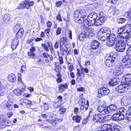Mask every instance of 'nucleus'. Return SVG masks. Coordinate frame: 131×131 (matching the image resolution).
<instances>
[{
  "label": "nucleus",
  "instance_id": "1",
  "mask_svg": "<svg viewBox=\"0 0 131 131\" xmlns=\"http://www.w3.org/2000/svg\"><path fill=\"white\" fill-rule=\"evenodd\" d=\"M86 14L84 10H77L75 12L74 19L78 23L84 24V26L87 25L91 26L94 25L95 20L97 17V14L95 13H91L88 16L87 19L86 18Z\"/></svg>",
  "mask_w": 131,
  "mask_h": 131
},
{
  "label": "nucleus",
  "instance_id": "2",
  "mask_svg": "<svg viewBox=\"0 0 131 131\" xmlns=\"http://www.w3.org/2000/svg\"><path fill=\"white\" fill-rule=\"evenodd\" d=\"M131 32V25L126 24L124 26L119 28L118 29V37H121L124 38L126 37V34H128Z\"/></svg>",
  "mask_w": 131,
  "mask_h": 131
},
{
  "label": "nucleus",
  "instance_id": "3",
  "mask_svg": "<svg viewBox=\"0 0 131 131\" xmlns=\"http://www.w3.org/2000/svg\"><path fill=\"white\" fill-rule=\"evenodd\" d=\"M125 40L124 38L117 36L115 49L117 51L121 52L125 50Z\"/></svg>",
  "mask_w": 131,
  "mask_h": 131
},
{
  "label": "nucleus",
  "instance_id": "4",
  "mask_svg": "<svg viewBox=\"0 0 131 131\" xmlns=\"http://www.w3.org/2000/svg\"><path fill=\"white\" fill-rule=\"evenodd\" d=\"M111 32L110 28L106 27H104L98 32V39L102 41H105L107 39V37H108Z\"/></svg>",
  "mask_w": 131,
  "mask_h": 131
},
{
  "label": "nucleus",
  "instance_id": "5",
  "mask_svg": "<svg viewBox=\"0 0 131 131\" xmlns=\"http://www.w3.org/2000/svg\"><path fill=\"white\" fill-rule=\"evenodd\" d=\"M108 116L103 117L100 114H96L93 116L92 120L94 123H96L100 122V123L105 122L109 121L111 119H108Z\"/></svg>",
  "mask_w": 131,
  "mask_h": 131
},
{
  "label": "nucleus",
  "instance_id": "6",
  "mask_svg": "<svg viewBox=\"0 0 131 131\" xmlns=\"http://www.w3.org/2000/svg\"><path fill=\"white\" fill-rule=\"evenodd\" d=\"M131 86L126 84H121L116 88L117 91L120 93H126L129 92L131 90Z\"/></svg>",
  "mask_w": 131,
  "mask_h": 131
},
{
  "label": "nucleus",
  "instance_id": "7",
  "mask_svg": "<svg viewBox=\"0 0 131 131\" xmlns=\"http://www.w3.org/2000/svg\"><path fill=\"white\" fill-rule=\"evenodd\" d=\"M110 92L109 89L105 87H101L98 90V95L99 97L102 95H106Z\"/></svg>",
  "mask_w": 131,
  "mask_h": 131
},
{
  "label": "nucleus",
  "instance_id": "8",
  "mask_svg": "<svg viewBox=\"0 0 131 131\" xmlns=\"http://www.w3.org/2000/svg\"><path fill=\"white\" fill-rule=\"evenodd\" d=\"M13 102L12 100H5L2 103V105L4 107L10 110L12 108Z\"/></svg>",
  "mask_w": 131,
  "mask_h": 131
},
{
  "label": "nucleus",
  "instance_id": "9",
  "mask_svg": "<svg viewBox=\"0 0 131 131\" xmlns=\"http://www.w3.org/2000/svg\"><path fill=\"white\" fill-rule=\"evenodd\" d=\"M122 61L124 63L125 67L128 68L131 67V60L127 57H124L122 59Z\"/></svg>",
  "mask_w": 131,
  "mask_h": 131
},
{
  "label": "nucleus",
  "instance_id": "10",
  "mask_svg": "<svg viewBox=\"0 0 131 131\" xmlns=\"http://www.w3.org/2000/svg\"><path fill=\"white\" fill-rule=\"evenodd\" d=\"M68 44V41L67 37H64L61 38L60 42V48L61 50L63 45L66 46Z\"/></svg>",
  "mask_w": 131,
  "mask_h": 131
},
{
  "label": "nucleus",
  "instance_id": "11",
  "mask_svg": "<svg viewBox=\"0 0 131 131\" xmlns=\"http://www.w3.org/2000/svg\"><path fill=\"white\" fill-rule=\"evenodd\" d=\"M123 71V68L121 66H119L115 69L113 74L115 75L118 76L122 74Z\"/></svg>",
  "mask_w": 131,
  "mask_h": 131
},
{
  "label": "nucleus",
  "instance_id": "12",
  "mask_svg": "<svg viewBox=\"0 0 131 131\" xmlns=\"http://www.w3.org/2000/svg\"><path fill=\"white\" fill-rule=\"evenodd\" d=\"M115 58H113V59H107L105 63V65L108 67H111L114 64Z\"/></svg>",
  "mask_w": 131,
  "mask_h": 131
},
{
  "label": "nucleus",
  "instance_id": "13",
  "mask_svg": "<svg viewBox=\"0 0 131 131\" xmlns=\"http://www.w3.org/2000/svg\"><path fill=\"white\" fill-rule=\"evenodd\" d=\"M120 80V79L117 77L112 78L109 82V84L112 85H115L119 82Z\"/></svg>",
  "mask_w": 131,
  "mask_h": 131
},
{
  "label": "nucleus",
  "instance_id": "14",
  "mask_svg": "<svg viewBox=\"0 0 131 131\" xmlns=\"http://www.w3.org/2000/svg\"><path fill=\"white\" fill-rule=\"evenodd\" d=\"M99 42L96 40H93L91 42V47L92 49H96L99 46Z\"/></svg>",
  "mask_w": 131,
  "mask_h": 131
},
{
  "label": "nucleus",
  "instance_id": "15",
  "mask_svg": "<svg viewBox=\"0 0 131 131\" xmlns=\"http://www.w3.org/2000/svg\"><path fill=\"white\" fill-rule=\"evenodd\" d=\"M7 92L6 87L2 85L0 81V95L3 96Z\"/></svg>",
  "mask_w": 131,
  "mask_h": 131
},
{
  "label": "nucleus",
  "instance_id": "16",
  "mask_svg": "<svg viewBox=\"0 0 131 131\" xmlns=\"http://www.w3.org/2000/svg\"><path fill=\"white\" fill-rule=\"evenodd\" d=\"M101 104L97 106V111L101 113L104 109L106 108V105L104 101L102 102Z\"/></svg>",
  "mask_w": 131,
  "mask_h": 131
},
{
  "label": "nucleus",
  "instance_id": "17",
  "mask_svg": "<svg viewBox=\"0 0 131 131\" xmlns=\"http://www.w3.org/2000/svg\"><path fill=\"white\" fill-rule=\"evenodd\" d=\"M111 125H104L102 126V129L101 130L102 131H112V129L111 127Z\"/></svg>",
  "mask_w": 131,
  "mask_h": 131
},
{
  "label": "nucleus",
  "instance_id": "18",
  "mask_svg": "<svg viewBox=\"0 0 131 131\" xmlns=\"http://www.w3.org/2000/svg\"><path fill=\"white\" fill-rule=\"evenodd\" d=\"M27 1L25 0L22 2L19 5V6L17 7V8L18 9H22L24 8L27 9Z\"/></svg>",
  "mask_w": 131,
  "mask_h": 131
},
{
  "label": "nucleus",
  "instance_id": "19",
  "mask_svg": "<svg viewBox=\"0 0 131 131\" xmlns=\"http://www.w3.org/2000/svg\"><path fill=\"white\" fill-rule=\"evenodd\" d=\"M19 40L18 39H14L12 41L11 47L13 49H16L19 44Z\"/></svg>",
  "mask_w": 131,
  "mask_h": 131
},
{
  "label": "nucleus",
  "instance_id": "20",
  "mask_svg": "<svg viewBox=\"0 0 131 131\" xmlns=\"http://www.w3.org/2000/svg\"><path fill=\"white\" fill-rule=\"evenodd\" d=\"M86 32L85 31L82 32L80 34L79 36V39L81 41H83L84 39L86 37H88V35H87Z\"/></svg>",
  "mask_w": 131,
  "mask_h": 131
},
{
  "label": "nucleus",
  "instance_id": "21",
  "mask_svg": "<svg viewBox=\"0 0 131 131\" xmlns=\"http://www.w3.org/2000/svg\"><path fill=\"white\" fill-rule=\"evenodd\" d=\"M8 78L9 81L12 83L14 82L16 80L15 75L13 73L9 75Z\"/></svg>",
  "mask_w": 131,
  "mask_h": 131
},
{
  "label": "nucleus",
  "instance_id": "22",
  "mask_svg": "<svg viewBox=\"0 0 131 131\" xmlns=\"http://www.w3.org/2000/svg\"><path fill=\"white\" fill-rule=\"evenodd\" d=\"M85 32H86L87 35H88V37H92L93 35V29L92 28L89 29L88 30H85Z\"/></svg>",
  "mask_w": 131,
  "mask_h": 131
},
{
  "label": "nucleus",
  "instance_id": "23",
  "mask_svg": "<svg viewBox=\"0 0 131 131\" xmlns=\"http://www.w3.org/2000/svg\"><path fill=\"white\" fill-rule=\"evenodd\" d=\"M124 38L125 39V41H126V44L130 46L131 45V35H126Z\"/></svg>",
  "mask_w": 131,
  "mask_h": 131
},
{
  "label": "nucleus",
  "instance_id": "24",
  "mask_svg": "<svg viewBox=\"0 0 131 131\" xmlns=\"http://www.w3.org/2000/svg\"><path fill=\"white\" fill-rule=\"evenodd\" d=\"M108 39L111 42H113L114 44L115 43L116 41V36L114 34H112L107 37V39L106 40H108Z\"/></svg>",
  "mask_w": 131,
  "mask_h": 131
},
{
  "label": "nucleus",
  "instance_id": "25",
  "mask_svg": "<svg viewBox=\"0 0 131 131\" xmlns=\"http://www.w3.org/2000/svg\"><path fill=\"white\" fill-rule=\"evenodd\" d=\"M81 118V116L77 115V116H74L72 117L73 120L75 121L76 123H79L80 122Z\"/></svg>",
  "mask_w": 131,
  "mask_h": 131
},
{
  "label": "nucleus",
  "instance_id": "26",
  "mask_svg": "<svg viewBox=\"0 0 131 131\" xmlns=\"http://www.w3.org/2000/svg\"><path fill=\"white\" fill-rule=\"evenodd\" d=\"M120 103L122 106H126L128 105V100L126 99V97L123 98L122 100H121Z\"/></svg>",
  "mask_w": 131,
  "mask_h": 131
},
{
  "label": "nucleus",
  "instance_id": "27",
  "mask_svg": "<svg viewBox=\"0 0 131 131\" xmlns=\"http://www.w3.org/2000/svg\"><path fill=\"white\" fill-rule=\"evenodd\" d=\"M111 8L112 10L111 13L112 15L117 14L118 12V9L115 6L111 7Z\"/></svg>",
  "mask_w": 131,
  "mask_h": 131
},
{
  "label": "nucleus",
  "instance_id": "28",
  "mask_svg": "<svg viewBox=\"0 0 131 131\" xmlns=\"http://www.w3.org/2000/svg\"><path fill=\"white\" fill-rule=\"evenodd\" d=\"M66 64H68V68L69 71H72L74 69V66L72 63H70L67 61Z\"/></svg>",
  "mask_w": 131,
  "mask_h": 131
},
{
  "label": "nucleus",
  "instance_id": "29",
  "mask_svg": "<svg viewBox=\"0 0 131 131\" xmlns=\"http://www.w3.org/2000/svg\"><path fill=\"white\" fill-rule=\"evenodd\" d=\"M109 108L112 112H116L117 111L116 105L115 104H111L109 106Z\"/></svg>",
  "mask_w": 131,
  "mask_h": 131
},
{
  "label": "nucleus",
  "instance_id": "30",
  "mask_svg": "<svg viewBox=\"0 0 131 131\" xmlns=\"http://www.w3.org/2000/svg\"><path fill=\"white\" fill-rule=\"evenodd\" d=\"M20 102H23V103H25L30 106L32 105L31 102L29 100L26 99H21L20 100Z\"/></svg>",
  "mask_w": 131,
  "mask_h": 131
},
{
  "label": "nucleus",
  "instance_id": "31",
  "mask_svg": "<svg viewBox=\"0 0 131 131\" xmlns=\"http://www.w3.org/2000/svg\"><path fill=\"white\" fill-rule=\"evenodd\" d=\"M24 30L23 29H20L19 30L16 34V36L17 38V39H18L22 35L24 32Z\"/></svg>",
  "mask_w": 131,
  "mask_h": 131
},
{
  "label": "nucleus",
  "instance_id": "32",
  "mask_svg": "<svg viewBox=\"0 0 131 131\" xmlns=\"http://www.w3.org/2000/svg\"><path fill=\"white\" fill-rule=\"evenodd\" d=\"M18 83L21 84L22 85H24V82L21 79V74L20 73L18 74Z\"/></svg>",
  "mask_w": 131,
  "mask_h": 131
},
{
  "label": "nucleus",
  "instance_id": "33",
  "mask_svg": "<svg viewBox=\"0 0 131 131\" xmlns=\"http://www.w3.org/2000/svg\"><path fill=\"white\" fill-rule=\"evenodd\" d=\"M14 93L16 95H20L22 93V91L19 89H15L13 91Z\"/></svg>",
  "mask_w": 131,
  "mask_h": 131
},
{
  "label": "nucleus",
  "instance_id": "34",
  "mask_svg": "<svg viewBox=\"0 0 131 131\" xmlns=\"http://www.w3.org/2000/svg\"><path fill=\"white\" fill-rule=\"evenodd\" d=\"M68 88V85L67 83H65L63 85H59L58 86V88L60 90H64V89H67Z\"/></svg>",
  "mask_w": 131,
  "mask_h": 131
},
{
  "label": "nucleus",
  "instance_id": "35",
  "mask_svg": "<svg viewBox=\"0 0 131 131\" xmlns=\"http://www.w3.org/2000/svg\"><path fill=\"white\" fill-rule=\"evenodd\" d=\"M61 102L60 101H59L57 102L54 103L53 106L55 108H58L61 105Z\"/></svg>",
  "mask_w": 131,
  "mask_h": 131
},
{
  "label": "nucleus",
  "instance_id": "36",
  "mask_svg": "<svg viewBox=\"0 0 131 131\" xmlns=\"http://www.w3.org/2000/svg\"><path fill=\"white\" fill-rule=\"evenodd\" d=\"M126 19L124 18H121L117 20V21L118 24H123L125 23Z\"/></svg>",
  "mask_w": 131,
  "mask_h": 131
},
{
  "label": "nucleus",
  "instance_id": "37",
  "mask_svg": "<svg viewBox=\"0 0 131 131\" xmlns=\"http://www.w3.org/2000/svg\"><path fill=\"white\" fill-rule=\"evenodd\" d=\"M110 111L108 108H104L103 111L102 112L101 114L103 115H106L108 114L109 113Z\"/></svg>",
  "mask_w": 131,
  "mask_h": 131
},
{
  "label": "nucleus",
  "instance_id": "38",
  "mask_svg": "<svg viewBox=\"0 0 131 131\" xmlns=\"http://www.w3.org/2000/svg\"><path fill=\"white\" fill-rule=\"evenodd\" d=\"M119 126H116L114 123L111 124V127L113 129V131H120L118 129Z\"/></svg>",
  "mask_w": 131,
  "mask_h": 131
},
{
  "label": "nucleus",
  "instance_id": "39",
  "mask_svg": "<svg viewBox=\"0 0 131 131\" xmlns=\"http://www.w3.org/2000/svg\"><path fill=\"white\" fill-rule=\"evenodd\" d=\"M119 114H115L112 116V119L116 121H118Z\"/></svg>",
  "mask_w": 131,
  "mask_h": 131
},
{
  "label": "nucleus",
  "instance_id": "40",
  "mask_svg": "<svg viewBox=\"0 0 131 131\" xmlns=\"http://www.w3.org/2000/svg\"><path fill=\"white\" fill-rule=\"evenodd\" d=\"M28 56L31 58L34 59L35 57V53L34 52H29L28 53Z\"/></svg>",
  "mask_w": 131,
  "mask_h": 131
},
{
  "label": "nucleus",
  "instance_id": "41",
  "mask_svg": "<svg viewBox=\"0 0 131 131\" xmlns=\"http://www.w3.org/2000/svg\"><path fill=\"white\" fill-rule=\"evenodd\" d=\"M102 23L99 18L96 21L95 20V23H94V25L95 26H99L102 25Z\"/></svg>",
  "mask_w": 131,
  "mask_h": 131
},
{
  "label": "nucleus",
  "instance_id": "42",
  "mask_svg": "<svg viewBox=\"0 0 131 131\" xmlns=\"http://www.w3.org/2000/svg\"><path fill=\"white\" fill-rule=\"evenodd\" d=\"M106 43L107 46L108 47H112L113 46L114 44L113 42L111 41L109 39H108Z\"/></svg>",
  "mask_w": 131,
  "mask_h": 131
},
{
  "label": "nucleus",
  "instance_id": "43",
  "mask_svg": "<svg viewBox=\"0 0 131 131\" xmlns=\"http://www.w3.org/2000/svg\"><path fill=\"white\" fill-rule=\"evenodd\" d=\"M125 83L124 84H126L128 86H130V84H131V79H127L125 78Z\"/></svg>",
  "mask_w": 131,
  "mask_h": 131
},
{
  "label": "nucleus",
  "instance_id": "44",
  "mask_svg": "<svg viewBox=\"0 0 131 131\" xmlns=\"http://www.w3.org/2000/svg\"><path fill=\"white\" fill-rule=\"evenodd\" d=\"M20 24H17L14 28V29L16 31H18L20 29H21L20 27Z\"/></svg>",
  "mask_w": 131,
  "mask_h": 131
},
{
  "label": "nucleus",
  "instance_id": "45",
  "mask_svg": "<svg viewBox=\"0 0 131 131\" xmlns=\"http://www.w3.org/2000/svg\"><path fill=\"white\" fill-rule=\"evenodd\" d=\"M4 20L6 22H8L10 20V18L7 15L5 14L4 16Z\"/></svg>",
  "mask_w": 131,
  "mask_h": 131
},
{
  "label": "nucleus",
  "instance_id": "46",
  "mask_svg": "<svg viewBox=\"0 0 131 131\" xmlns=\"http://www.w3.org/2000/svg\"><path fill=\"white\" fill-rule=\"evenodd\" d=\"M27 1V9L29 8L30 6H32L34 4V2L33 1Z\"/></svg>",
  "mask_w": 131,
  "mask_h": 131
},
{
  "label": "nucleus",
  "instance_id": "47",
  "mask_svg": "<svg viewBox=\"0 0 131 131\" xmlns=\"http://www.w3.org/2000/svg\"><path fill=\"white\" fill-rule=\"evenodd\" d=\"M41 45L43 49L45 50L46 51L48 52L49 51V50L47 45L44 43H42Z\"/></svg>",
  "mask_w": 131,
  "mask_h": 131
},
{
  "label": "nucleus",
  "instance_id": "48",
  "mask_svg": "<svg viewBox=\"0 0 131 131\" xmlns=\"http://www.w3.org/2000/svg\"><path fill=\"white\" fill-rule=\"evenodd\" d=\"M6 125L5 123H4L3 120L0 122V128L1 129H3L5 128Z\"/></svg>",
  "mask_w": 131,
  "mask_h": 131
},
{
  "label": "nucleus",
  "instance_id": "49",
  "mask_svg": "<svg viewBox=\"0 0 131 131\" xmlns=\"http://www.w3.org/2000/svg\"><path fill=\"white\" fill-rule=\"evenodd\" d=\"M62 29L61 27L58 28L56 30V34L57 35H60Z\"/></svg>",
  "mask_w": 131,
  "mask_h": 131
},
{
  "label": "nucleus",
  "instance_id": "50",
  "mask_svg": "<svg viewBox=\"0 0 131 131\" xmlns=\"http://www.w3.org/2000/svg\"><path fill=\"white\" fill-rule=\"evenodd\" d=\"M50 120L52 121H53L52 122V125H56V119L55 118H54L52 116H50L49 117Z\"/></svg>",
  "mask_w": 131,
  "mask_h": 131
},
{
  "label": "nucleus",
  "instance_id": "51",
  "mask_svg": "<svg viewBox=\"0 0 131 131\" xmlns=\"http://www.w3.org/2000/svg\"><path fill=\"white\" fill-rule=\"evenodd\" d=\"M117 111L120 113H124L126 111V110L124 107H122L118 108Z\"/></svg>",
  "mask_w": 131,
  "mask_h": 131
},
{
  "label": "nucleus",
  "instance_id": "52",
  "mask_svg": "<svg viewBox=\"0 0 131 131\" xmlns=\"http://www.w3.org/2000/svg\"><path fill=\"white\" fill-rule=\"evenodd\" d=\"M67 73L68 76H69V75L70 74V76L72 78H75V74L74 73L72 72V71H69Z\"/></svg>",
  "mask_w": 131,
  "mask_h": 131
},
{
  "label": "nucleus",
  "instance_id": "53",
  "mask_svg": "<svg viewBox=\"0 0 131 131\" xmlns=\"http://www.w3.org/2000/svg\"><path fill=\"white\" fill-rule=\"evenodd\" d=\"M89 116H88L85 119H83L82 122V124H86L89 121Z\"/></svg>",
  "mask_w": 131,
  "mask_h": 131
},
{
  "label": "nucleus",
  "instance_id": "54",
  "mask_svg": "<svg viewBox=\"0 0 131 131\" xmlns=\"http://www.w3.org/2000/svg\"><path fill=\"white\" fill-rule=\"evenodd\" d=\"M85 100L84 99H83V100H80L79 102L80 105L84 106L85 105Z\"/></svg>",
  "mask_w": 131,
  "mask_h": 131
},
{
  "label": "nucleus",
  "instance_id": "55",
  "mask_svg": "<svg viewBox=\"0 0 131 131\" xmlns=\"http://www.w3.org/2000/svg\"><path fill=\"white\" fill-rule=\"evenodd\" d=\"M124 115L123 114H119V116L118 121L123 120L124 119Z\"/></svg>",
  "mask_w": 131,
  "mask_h": 131
},
{
  "label": "nucleus",
  "instance_id": "56",
  "mask_svg": "<svg viewBox=\"0 0 131 131\" xmlns=\"http://www.w3.org/2000/svg\"><path fill=\"white\" fill-rule=\"evenodd\" d=\"M26 66L25 65H23L21 67V72L23 73H25V71L26 69Z\"/></svg>",
  "mask_w": 131,
  "mask_h": 131
},
{
  "label": "nucleus",
  "instance_id": "57",
  "mask_svg": "<svg viewBox=\"0 0 131 131\" xmlns=\"http://www.w3.org/2000/svg\"><path fill=\"white\" fill-rule=\"evenodd\" d=\"M99 19L102 24L104 23L106 20V17H100L99 18Z\"/></svg>",
  "mask_w": 131,
  "mask_h": 131
},
{
  "label": "nucleus",
  "instance_id": "58",
  "mask_svg": "<svg viewBox=\"0 0 131 131\" xmlns=\"http://www.w3.org/2000/svg\"><path fill=\"white\" fill-rule=\"evenodd\" d=\"M47 43L50 49L51 50H53V47L52 43L50 42H47Z\"/></svg>",
  "mask_w": 131,
  "mask_h": 131
},
{
  "label": "nucleus",
  "instance_id": "59",
  "mask_svg": "<svg viewBox=\"0 0 131 131\" xmlns=\"http://www.w3.org/2000/svg\"><path fill=\"white\" fill-rule=\"evenodd\" d=\"M125 15H127V16L131 18V9L129 11L125 13Z\"/></svg>",
  "mask_w": 131,
  "mask_h": 131
},
{
  "label": "nucleus",
  "instance_id": "60",
  "mask_svg": "<svg viewBox=\"0 0 131 131\" xmlns=\"http://www.w3.org/2000/svg\"><path fill=\"white\" fill-rule=\"evenodd\" d=\"M66 109L62 107H61L60 110V112L61 114H62L65 112Z\"/></svg>",
  "mask_w": 131,
  "mask_h": 131
},
{
  "label": "nucleus",
  "instance_id": "61",
  "mask_svg": "<svg viewBox=\"0 0 131 131\" xmlns=\"http://www.w3.org/2000/svg\"><path fill=\"white\" fill-rule=\"evenodd\" d=\"M117 1V0H109L108 2V3H111L112 4H116V2Z\"/></svg>",
  "mask_w": 131,
  "mask_h": 131
},
{
  "label": "nucleus",
  "instance_id": "62",
  "mask_svg": "<svg viewBox=\"0 0 131 131\" xmlns=\"http://www.w3.org/2000/svg\"><path fill=\"white\" fill-rule=\"evenodd\" d=\"M59 60L60 64H63L64 62L63 59L62 57L60 56L59 57Z\"/></svg>",
  "mask_w": 131,
  "mask_h": 131
},
{
  "label": "nucleus",
  "instance_id": "63",
  "mask_svg": "<svg viewBox=\"0 0 131 131\" xmlns=\"http://www.w3.org/2000/svg\"><path fill=\"white\" fill-rule=\"evenodd\" d=\"M77 90L79 92H84L85 91V89L84 88L81 87L77 89Z\"/></svg>",
  "mask_w": 131,
  "mask_h": 131
},
{
  "label": "nucleus",
  "instance_id": "64",
  "mask_svg": "<svg viewBox=\"0 0 131 131\" xmlns=\"http://www.w3.org/2000/svg\"><path fill=\"white\" fill-rule=\"evenodd\" d=\"M127 53L129 56H131V48H128L127 51Z\"/></svg>",
  "mask_w": 131,
  "mask_h": 131
}]
</instances>
